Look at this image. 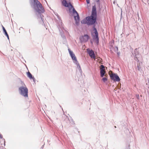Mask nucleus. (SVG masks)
I'll return each mask as SVG.
<instances>
[{"mask_svg": "<svg viewBox=\"0 0 149 149\" xmlns=\"http://www.w3.org/2000/svg\"><path fill=\"white\" fill-rule=\"evenodd\" d=\"M31 3H33V8L38 14L44 13L45 10L41 3L38 0H30Z\"/></svg>", "mask_w": 149, "mask_h": 149, "instance_id": "obj_1", "label": "nucleus"}, {"mask_svg": "<svg viewBox=\"0 0 149 149\" xmlns=\"http://www.w3.org/2000/svg\"><path fill=\"white\" fill-rule=\"evenodd\" d=\"M86 18L88 20V25H92L95 23L97 18V12L95 6L93 7L91 15L87 17Z\"/></svg>", "mask_w": 149, "mask_h": 149, "instance_id": "obj_2", "label": "nucleus"}, {"mask_svg": "<svg viewBox=\"0 0 149 149\" xmlns=\"http://www.w3.org/2000/svg\"><path fill=\"white\" fill-rule=\"evenodd\" d=\"M62 4L63 6L65 7H68L69 6H71L73 8V13L75 15L74 16V19L76 21V24H78L79 22V16L77 12L75 10L74 8H73L71 3H68L66 0H63L62 1Z\"/></svg>", "mask_w": 149, "mask_h": 149, "instance_id": "obj_3", "label": "nucleus"}, {"mask_svg": "<svg viewBox=\"0 0 149 149\" xmlns=\"http://www.w3.org/2000/svg\"><path fill=\"white\" fill-rule=\"evenodd\" d=\"M19 93L25 97H28V89L25 85L24 86H21L19 88Z\"/></svg>", "mask_w": 149, "mask_h": 149, "instance_id": "obj_4", "label": "nucleus"}, {"mask_svg": "<svg viewBox=\"0 0 149 149\" xmlns=\"http://www.w3.org/2000/svg\"><path fill=\"white\" fill-rule=\"evenodd\" d=\"M109 74L111 79H112L114 81L119 82L120 81V78L116 74L112 73L111 74L109 73Z\"/></svg>", "mask_w": 149, "mask_h": 149, "instance_id": "obj_5", "label": "nucleus"}, {"mask_svg": "<svg viewBox=\"0 0 149 149\" xmlns=\"http://www.w3.org/2000/svg\"><path fill=\"white\" fill-rule=\"evenodd\" d=\"M87 51L88 52V54H89L91 58H93L95 60V54L94 53V52L92 50H90L89 49H87Z\"/></svg>", "mask_w": 149, "mask_h": 149, "instance_id": "obj_6", "label": "nucleus"}, {"mask_svg": "<svg viewBox=\"0 0 149 149\" xmlns=\"http://www.w3.org/2000/svg\"><path fill=\"white\" fill-rule=\"evenodd\" d=\"M100 76L101 77H103L105 73V71L104 69V67L103 65H101L100 66Z\"/></svg>", "mask_w": 149, "mask_h": 149, "instance_id": "obj_7", "label": "nucleus"}, {"mask_svg": "<svg viewBox=\"0 0 149 149\" xmlns=\"http://www.w3.org/2000/svg\"><path fill=\"white\" fill-rule=\"evenodd\" d=\"M94 33L95 35V36H94L93 38L96 40V42L97 43H98L99 42V38L98 36V33L96 29L94 28Z\"/></svg>", "mask_w": 149, "mask_h": 149, "instance_id": "obj_8", "label": "nucleus"}, {"mask_svg": "<svg viewBox=\"0 0 149 149\" xmlns=\"http://www.w3.org/2000/svg\"><path fill=\"white\" fill-rule=\"evenodd\" d=\"M89 38V37L87 35H85L80 38V40L82 42H86Z\"/></svg>", "mask_w": 149, "mask_h": 149, "instance_id": "obj_9", "label": "nucleus"}, {"mask_svg": "<svg viewBox=\"0 0 149 149\" xmlns=\"http://www.w3.org/2000/svg\"><path fill=\"white\" fill-rule=\"evenodd\" d=\"M68 50L69 51L70 54L71 56V57H72V59L76 61L77 59H76V57L75 56L74 54V53L72 52L70 50V49H68Z\"/></svg>", "mask_w": 149, "mask_h": 149, "instance_id": "obj_10", "label": "nucleus"}, {"mask_svg": "<svg viewBox=\"0 0 149 149\" xmlns=\"http://www.w3.org/2000/svg\"><path fill=\"white\" fill-rule=\"evenodd\" d=\"M2 28H3V32L4 33L6 36L7 37L8 39H9V38L8 35L7 33L6 30L5 29V28L2 25Z\"/></svg>", "mask_w": 149, "mask_h": 149, "instance_id": "obj_11", "label": "nucleus"}, {"mask_svg": "<svg viewBox=\"0 0 149 149\" xmlns=\"http://www.w3.org/2000/svg\"><path fill=\"white\" fill-rule=\"evenodd\" d=\"M27 75L28 77L30 79L34 78V77H33L32 74L29 72H28L27 73Z\"/></svg>", "mask_w": 149, "mask_h": 149, "instance_id": "obj_12", "label": "nucleus"}, {"mask_svg": "<svg viewBox=\"0 0 149 149\" xmlns=\"http://www.w3.org/2000/svg\"><path fill=\"white\" fill-rule=\"evenodd\" d=\"M88 20L86 17L83 19L81 21V23L82 24H88Z\"/></svg>", "mask_w": 149, "mask_h": 149, "instance_id": "obj_13", "label": "nucleus"}, {"mask_svg": "<svg viewBox=\"0 0 149 149\" xmlns=\"http://www.w3.org/2000/svg\"><path fill=\"white\" fill-rule=\"evenodd\" d=\"M97 59V62H98L100 63H101L102 62V58H100V57H98L96 58Z\"/></svg>", "mask_w": 149, "mask_h": 149, "instance_id": "obj_14", "label": "nucleus"}, {"mask_svg": "<svg viewBox=\"0 0 149 149\" xmlns=\"http://www.w3.org/2000/svg\"><path fill=\"white\" fill-rule=\"evenodd\" d=\"M102 80L104 82H105L107 80V79L106 77H104L102 78Z\"/></svg>", "mask_w": 149, "mask_h": 149, "instance_id": "obj_15", "label": "nucleus"}, {"mask_svg": "<svg viewBox=\"0 0 149 149\" xmlns=\"http://www.w3.org/2000/svg\"><path fill=\"white\" fill-rule=\"evenodd\" d=\"M136 97L138 99H139V94H136Z\"/></svg>", "mask_w": 149, "mask_h": 149, "instance_id": "obj_16", "label": "nucleus"}, {"mask_svg": "<svg viewBox=\"0 0 149 149\" xmlns=\"http://www.w3.org/2000/svg\"><path fill=\"white\" fill-rule=\"evenodd\" d=\"M3 136L1 134H0V139H2L3 138Z\"/></svg>", "mask_w": 149, "mask_h": 149, "instance_id": "obj_17", "label": "nucleus"}, {"mask_svg": "<svg viewBox=\"0 0 149 149\" xmlns=\"http://www.w3.org/2000/svg\"><path fill=\"white\" fill-rule=\"evenodd\" d=\"M86 2L87 3H90V1L89 0H86Z\"/></svg>", "mask_w": 149, "mask_h": 149, "instance_id": "obj_18", "label": "nucleus"}, {"mask_svg": "<svg viewBox=\"0 0 149 149\" xmlns=\"http://www.w3.org/2000/svg\"><path fill=\"white\" fill-rule=\"evenodd\" d=\"M97 2H99V0H95Z\"/></svg>", "mask_w": 149, "mask_h": 149, "instance_id": "obj_19", "label": "nucleus"}, {"mask_svg": "<svg viewBox=\"0 0 149 149\" xmlns=\"http://www.w3.org/2000/svg\"><path fill=\"white\" fill-rule=\"evenodd\" d=\"M137 50V49H135V50Z\"/></svg>", "mask_w": 149, "mask_h": 149, "instance_id": "obj_20", "label": "nucleus"}]
</instances>
